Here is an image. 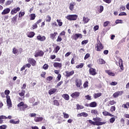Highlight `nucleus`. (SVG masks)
<instances>
[{
	"label": "nucleus",
	"mask_w": 129,
	"mask_h": 129,
	"mask_svg": "<svg viewBox=\"0 0 129 129\" xmlns=\"http://www.w3.org/2000/svg\"><path fill=\"white\" fill-rule=\"evenodd\" d=\"M18 107H20V110L21 111H25L26 108H28V105L24 103V102H21L17 105Z\"/></svg>",
	"instance_id": "f257e3e1"
},
{
	"label": "nucleus",
	"mask_w": 129,
	"mask_h": 129,
	"mask_svg": "<svg viewBox=\"0 0 129 129\" xmlns=\"http://www.w3.org/2000/svg\"><path fill=\"white\" fill-rule=\"evenodd\" d=\"M102 49H103V45H102L100 41H98L95 44V50L96 51H101Z\"/></svg>",
	"instance_id": "f03ea898"
},
{
	"label": "nucleus",
	"mask_w": 129,
	"mask_h": 129,
	"mask_svg": "<svg viewBox=\"0 0 129 129\" xmlns=\"http://www.w3.org/2000/svg\"><path fill=\"white\" fill-rule=\"evenodd\" d=\"M78 17L77 15H70L67 16L66 18L67 20H69V21H76Z\"/></svg>",
	"instance_id": "7ed1b4c3"
},
{
	"label": "nucleus",
	"mask_w": 129,
	"mask_h": 129,
	"mask_svg": "<svg viewBox=\"0 0 129 129\" xmlns=\"http://www.w3.org/2000/svg\"><path fill=\"white\" fill-rule=\"evenodd\" d=\"M7 98V103L8 109H10L12 107V101L11 100V97L9 95L6 96Z\"/></svg>",
	"instance_id": "20e7f679"
},
{
	"label": "nucleus",
	"mask_w": 129,
	"mask_h": 129,
	"mask_svg": "<svg viewBox=\"0 0 129 129\" xmlns=\"http://www.w3.org/2000/svg\"><path fill=\"white\" fill-rule=\"evenodd\" d=\"M123 93V91H118L114 93L113 94V97H114V98H116V97H118V96H120V95H122Z\"/></svg>",
	"instance_id": "39448f33"
},
{
	"label": "nucleus",
	"mask_w": 129,
	"mask_h": 129,
	"mask_svg": "<svg viewBox=\"0 0 129 129\" xmlns=\"http://www.w3.org/2000/svg\"><path fill=\"white\" fill-rule=\"evenodd\" d=\"M72 38H73V39H74V40H75L76 41V40H77L78 39V38H79L80 39L82 38V34H76L73 35Z\"/></svg>",
	"instance_id": "423d86ee"
},
{
	"label": "nucleus",
	"mask_w": 129,
	"mask_h": 129,
	"mask_svg": "<svg viewBox=\"0 0 129 129\" xmlns=\"http://www.w3.org/2000/svg\"><path fill=\"white\" fill-rule=\"evenodd\" d=\"M44 55V52L42 50H40L38 51L37 52H36L34 56L35 57H42Z\"/></svg>",
	"instance_id": "0eeeda50"
},
{
	"label": "nucleus",
	"mask_w": 129,
	"mask_h": 129,
	"mask_svg": "<svg viewBox=\"0 0 129 129\" xmlns=\"http://www.w3.org/2000/svg\"><path fill=\"white\" fill-rule=\"evenodd\" d=\"M28 61L29 63H31L32 66H35L37 64V61L34 58H29Z\"/></svg>",
	"instance_id": "6e6552de"
},
{
	"label": "nucleus",
	"mask_w": 129,
	"mask_h": 129,
	"mask_svg": "<svg viewBox=\"0 0 129 129\" xmlns=\"http://www.w3.org/2000/svg\"><path fill=\"white\" fill-rule=\"evenodd\" d=\"M21 8L20 7H17V8H14L11 11V15H15V14H17L18 12H20Z\"/></svg>",
	"instance_id": "1a4fd4ad"
},
{
	"label": "nucleus",
	"mask_w": 129,
	"mask_h": 129,
	"mask_svg": "<svg viewBox=\"0 0 129 129\" xmlns=\"http://www.w3.org/2000/svg\"><path fill=\"white\" fill-rule=\"evenodd\" d=\"M37 39L38 40V41H40V42H44L45 40H46V37L45 36H41L39 35L37 36Z\"/></svg>",
	"instance_id": "9d476101"
},
{
	"label": "nucleus",
	"mask_w": 129,
	"mask_h": 129,
	"mask_svg": "<svg viewBox=\"0 0 129 129\" xmlns=\"http://www.w3.org/2000/svg\"><path fill=\"white\" fill-rule=\"evenodd\" d=\"M80 95V93L79 92H76L72 93L71 95L73 98H76V97H78Z\"/></svg>",
	"instance_id": "9b49d317"
},
{
	"label": "nucleus",
	"mask_w": 129,
	"mask_h": 129,
	"mask_svg": "<svg viewBox=\"0 0 129 129\" xmlns=\"http://www.w3.org/2000/svg\"><path fill=\"white\" fill-rule=\"evenodd\" d=\"M103 115H104V116H111V117L114 116V115H113V114H111L110 113H109V112H107L106 111H103L102 112Z\"/></svg>",
	"instance_id": "f8f14e48"
},
{
	"label": "nucleus",
	"mask_w": 129,
	"mask_h": 129,
	"mask_svg": "<svg viewBox=\"0 0 129 129\" xmlns=\"http://www.w3.org/2000/svg\"><path fill=\"white\" fill-rule=\"evenodd\" d=\"M10 123H13V124H19L20 123V119H18L17 121L15 120V119H11L9 121Z\"/></svg>",
	"instance_id": "ddd939ff"
},
{
	"label": "nucleus",
	"mask_w": 129,
	"mask_h": 129,
	"mask_svg": "<svg viewBox=\"0 0 129 129\" xmlns=\"http://www.w3.org/2000/svg\"><path fill=\"white\" fill-rule=\"evenodd\" d=\"M98 64H99L100 65H102L103 64H105V61L104 59L102 58H99L97 61Z\"/></svg>",
	"instance_id": "4468645a"
},
{
	"label": "nucleus",
	"mask_w": 129,
	"mask_h": 129,
	"mask_svg": "<svg viewBox=\"0 0 129 129\" xmlns=\"http://www.w3.org/2000/svg\"><path fill=\"white\" fill-rule=\"evenodd\" d=\"M77 116L78 117H80L81 116H84V117H87V116H88V114L86 112H82L80 114H78L77 115Z\"/></svg>",
	"instance_id": "2eb2a0df"
},
{
	"label": "nucleus",
	"mask_w": 129,
	"mask_h": 129,
	"mask_svg": "<svg viewBox=\"0 0 129 129\" xmlns=\"http://www.w3.org/2000/svg\"><path fill=\"white\" fill-rule=\"evenodd\" d=\"M53 67L55 68H61L62 67V64L59 62H54L53 63Z\"/></svg>",
	"instance_id": "dca6fc26"
},
{
	"label": "nucleus",
	"mask_w": 129,
	"mask_h": 129,
	"mask_svg": "<svg viewBox=\"0 0 129 129\" xmlns=\"http://www.w3.org/2000/svg\"><path fill=\"white\" fill-rule=\"evenodd\" d=\"M119 66L121 69V71H120V72H121L122 70H123V64H122V59H120L119 60Z\"/></svg>",
	"instance_id": "f3484780"
},
{
	"label": "nucleus",
	"mask_w": 129,
	"mask_h": 129,
	"mask_svg": "<svg viewBox=\"0 0 129 129\" xmlns=\"http://www.w3.org/2000/svg\"><path fill=\"white\" fill-rule=\"evenodd\" d=\"M57 35H58V33L57 32H54V33H51L50 34V39H51L52 40H53V41H54V40H55V37Z\"/></svg>",
	"instance_id": "a211bd4d"
},
{
	"label": "nucleus",
	"mask_w": 129,
	"mask_h": 129,
	"mask_svg": "<svg viewBox=\"0 0 129 129\" xmlns=\"http://www.w3.org/2000/svg\"><path fill=\"white\" fill-rule=\"evenodd\" d=\"M10 12H11V9L10 8H6L2 13V15H7V14H9Z\"/></svg>",
	"instance_id": "6ab92c4d"
},
{
	"label": "nucleus",
	"mask_w": 129,
	"mask_h": 129,
	"mask_svg": "<svg viewBox=\"0 0 129 129\" xmlns=\"http://www.w3.org/2000/svg\"><path fill=\"white\" fill-rule=\"evenodd\" d=\"M66 77H69L70 76H72L74 74V71H72L71 72H66Z\"/></svg>",
	"instance_id": "aec40b11"
},
{
	"label": "nucleus",
	"mask_w": 129,
	"mask_h": 129,
	"mask_svg": "<svg viewBox=\"0 0 129 129\" xmlns=\"http://www.w3.org/2000/svg\"><path fill=\"white\" fill-rule=\"evenodd\" d=\"M76 3H70L69 9L71 11H73L74 10V6H76Z\"/></svg>",
	"instance_id": "412c9836"
},
{
	"label": "nucleus",
	"mask_w": 129,
	"mask_h": 129,
	"mask_svg": "<svg viewBox=\"0 0 129 129\" xmlns=\"http://www.w3.org/2000/svg\"><path fill=\"white\" fill-rule=\"evenodd\" d=\"M56 91H57V89H51L49 90L48 93L50 95H52V94H54Z\"/></svg>",
	"instance_id": "4be33fe9"
},
{
	"label": "nucleus",
	"mask_w": 129,
	"mask_h": 129,
	"mask_svg": "<svg viewBox=\"0 0 129 129\" xmlns=\"http://www.w3.org/2000/svg\"><path fill=\"white\" fill-rule=\"evenodd\" d=\"M42 120H43V117H35L34 118V121L36 122H39V121H42Z\"/></svg>",
	"instance_id": "5701e85b"
},
{
	"label": "nucleus",
	"mask_w": 129,
	"mask_h": 129,
	"mask_svg": "<svg viewBox=\"0 0 129 129\" xmlns=\"http://www.w3.org/2000/svg\"><path fill=\"white\" fill-rule=\"evenodd\" d=\"M95 71H96L95 69L93 68H91L90 69V70H89L90 74L91 75H95V74H96V72Z\"/></svg>",
	"instance_id": "b1692460"
},
{
	"label": "nucleus",
	"mask_w": 129,
	"mask_h": 129,
	"mask_svg": "<svg viewBox=\"0 0 129 129\" xmlns=\"http://www.w3.org/2000/svg\"><path fill=\"white\" fill-rule=\"evenodd\" d=\"M90 107H96L97 103L96 102H92L89 104Z\"/></svg>",
	"instance_id": "393cba45"
},
{
	"label": "nucleus",
	"mask_w": 129,
	"mask_h": 129,
	"mask_svg": "<svg viewBox=\"0 0 129 129\" xmlns=\"http://www.w3.org/2000/svg\"><path fill=\"white\" fill-rule=\"evenodd\" d=\"M27 36L28 37V38H33V37H34V36H35V32H30L27 33Z\"/></svg>",
	"instance_id": "a878e982"
},
{
	"label": "nucleus",
	"mask_w": 129,
	"mask_h": 129,
	"mask_svg": "<svg viewBox=\"0 0 129 129\" xmlns=\"http://www.w3.org/2000/svg\"><path fill=\"white\" fill-rule=\"evenodd\" d=\"M90 20V19H89L88 17H84L83 18V21L84 22V24H87Z\"/></svg>",
	"instance_id": "bb28decb"
},
{
	"label": "nucleus",
	"mask_w": 129,
	"mask_h": 129,
	"mask_svg": "<svg viewBox=\"0 0 129 129\" xmlns=\"http://www.w3.org/2000/svg\"><path fill=\"white\" fill-rule=\"evenodd\" d=\"M106 73H107V74H108V75L110 76H115V74H114V73H112L110 70L106 71Z\"/></svg>",
	"instance_id": "cd10ccee"
},
{
	"label": "nucleus",
	"mask_w": 129,
	"mask_h": 129,
	"mask_svg": "<svg viewBox=\"0 0 129 129\" xmlns=\"http://www.w3.org/2000/svg\"><path fill=\"white\" fill-rule=\"evenodd\" d=\"M62 97L65 99V100H69L70 97L69 94H64L62 95Z\"/></svg>",
	"instance_id": "c85d7f7f"
},
{
	"label": "nucleus",
	"mask_w": 129,
	"mask_h": 129,
	"mask_svg": "<svg viewBox=\"0 0 129 129\" xmlns=\"http://www.w3.org/2000/svg\"><path fill=\"white\" fill-rule=\"evenodd\" d=\"M102 95V94L101 93H96L94 94V98L95 99L98 98V97H100Z\"/></svg>",
	"instance_id": "c756f323"
},
{
	"label": "nucleus",
	"mask_w": 129,
	"mask_h": 129,
	"mask_svg": "<svg viewBox=\"0 0 129 129\" xmlns=\"http://www.w3.org/2000/svg\"><path fill=\"white\" fill-rule=\"evenodd\" d=\"M106 123V122L96 121L95 125H102V124H105Z\"/></svg>",
	"instance_id": "7c9ffc66"
},
{
	"label": "nucleus",
	"mask_w": 129,
	"mask_h": 129,
	"mask_svg": "<svg viewBox=\"0 0 129 129\" xmlns=\"http://www.w3.org/2000/svg\"><path fill=\"white\" fill-rule=\"evenodd\" d=\"M114 104H116V102L114 100L110 101L108 102V106H109V105H114Z\"/></svg>",
	"instance_id": "2f4dec72"
},
{
	"label": "nucleus",
	"mask_w": 129,
	"mask_h": 129,
	"mask_svg": "<svg viewBox=\"0 0 129 129\" xmlns=\"http://www.w3.org/2000/svg\"><path fill=\"white\" fill-rule=\"evenodd\" d=\"M82 83H81V80H77L76 82V86H77V87H80L82 85Z\"/></svg>",
	"instance_id": "473e14b6"
},
{
	"label": "nucleus",
	"mask_w": 129,
	"mask_h": 129,
	"mask_svg": "<svg viewBox=\"0 0 129 129\" xmlns=\"http://www.w3.org/2000/svg\"><path fill=\"white\" fill-rule=\"evenodd\" d=\"M92 114H98V111L96 109H92L91 111Z\"/></svg>",
	"instance_id": "72a5a7b5"
},
{
	"label": "nucleus",
	"mask_w": 129,
	"mask_h": 129,
	"mask_svg": "<svg viewBox=\"0 0 129 129\" xmlns=\"http://www.w3.org/2000/svg\"><path fill=\"white\" fill-rule=\"evenodd\" d=\"M83 66H84V64L82 63L79 65L77 66L76 68L77 69H81V68H82L83 67Z\"/></svg>",
	"instance_id": "f704fd0d"
},
{
	"label": "nucleus",
	"mask_w": 129,
	"mask_h": 129,
	"mask_svg": "<svg viewBox=\"0 0 129 129\" xmlns=\"http://www.w3.org/2000/svg\"><path fill=\"white\" fill-rule=\"evenodd\" d=\"M56 22L58 23V25L59 27H61L62 25H63V23L62 22V21L61 20H57Z\"/></svg>",
	"instance_id": "c9c22d12"
},
{
	"label": "nucleus",
	"mask_w": 129,
	"mask_h": 129,
	"mask_svg": "<svg viewBox=\"0 0 129 129\" xmlns=\"http://www.w3.org/2000/svg\"><path fill=\"white\" fill-rule=\"evenodd\" d=\"M83 108H84V107H83V106L80 105L78 104H77V109H83Z\"/></svg>",
	"instance_id": "e433bc0d"
},
{
	"label": "nucleus",
	"mask_w": 129,
	"mask_h": 129,
	"mask_svg": "<svg viewBox=\"0 0 129 129\" xmlns=\"http://www.w3.org/2000/svg\"><path fill=\"white\" fill-rule=\"evenodd\" d=\"M26 93V91L23 90L21 93H19L20 96H24L25 94Z\"/></svg>",
	"instance_id": "4c0bfd02"
},
{
	"label": "nucleus",
	"mask_w": 129,
	"mask_h": 129,
	"mask_svg": "<svg viewBox=\"0 0 129 129\" xmlns=\"http://www.w3.org/2000/svg\"><path fill=\"white\" fill-rule=\"evenodd\" d=\"M53 104L54 105H56V106H59V102H58V100H54L53 101Z\"/></svg>",
	"instance_id": "58836bf2"
},
{
	"label": "nucleus",
	"mask_w": 129,
	"mask_h": 129,
	"mask_svg": "<svg viewBox=\"0 0 129 129\" xmlns=\"http://www.w3.org/2000/svg\"><path fill=\"white\" fill-rule=\"evenodd\" d=\"M30 20H33L36 18V15H35V14H32L30 15Z\"/></svg>",
	"instance_id": "ea45409f"
},
{
	"label": "nucleus",
	"mask_w": 129,
	"mask_h": 129,
	"mask_svg": "<svg viewBox=\"0 0 129 129\" xmlns=\"http://www.w3.org/2000/svg\"><path fill=\"white\" fill-rule=\"evenodd\" d=\"M19 52V50H18V49L14 47L13 49V54H17Z\"/></svg>",
	"instance_id": "a19ab883"
},
{
	"label": "nucleus",
	"mask_w": 129,
	"mask_h": 129,
	"mask_svg": "<svg viewBox=\"0 0 129 129\" xmlns=\"http://www.w3.org/2000/svg\"><path fill=\"white\" fill-rule=\"evenodd\" d=\"M109 121L111 123H113L115 121V117H113L109 119Z\"/></svg>",
	"instance_id": "79ce46f5"
},
{
	"label": "nucleus",
	"mask_w": 129,
	"mask_h": 129,
	"mask_svg": "<svg viewBox=\"0 0 129 129\" xmlns=\"http://www.w3.org/2000/svg\"><path fill=\"white\" fill-rule=\"evenodd\" d=\"M110 111H111V112H113L114 111H115V106H111L110 109Z\"/></svg>",
	"instance_id": "37998d69"
},
{
	"label": "nucleus",
	"mask_w": 129,
	"mask_h": 129,
	"mask_svg": "<svg viewBox=\"0 0 129 129\" xmlns=\"http://www.w3.org/2000/svg\"><path fill=\"white\" fill-rule=\"evenodd\" d=\"M46 22H48V23H50L51 22V17L49 15H47L46 19Z\"/></svg>",
	"instance_id": "c03bdc74"
},
{
	"label": "nucleus",
	"mask_w": 129,
	"mask_h": 129,
	"mask_svg": "<svg viewBox=\"0 0 129 129\" xmlns=\"http://www.w3.org/2000/svg\"><path fill=\"white\" fill-rule=\"evenodd\" d=\"M62 113L63 114L64 118H69V114L65 112H63Z\"/></svg>",
	"instance_id": "a18cd8bd"
},
{
	"label": "nucleus",
	"mask_w": 129,
	"mask_h": 129,
	"mask_svg": "<svg viewBox=\"0 0 129 129\" xmlns=\"http://www.w3.org/2000/svg\"><path fill=\"white\" fill-rule=\"evenodd\" d=\"M62 41V37L60 35L57 37L56 39V42H61Z\"/></svg>",
	"instance_id": "49530a36"
},
{
	"label": "nucleus",
	"mask_w": 129,
	"mask_h": 129,
	"mask_svg": "<svg viewBox=\"0 0 129 129\" xmlns=\"http://www.w3.org/2000/svg\"><path fill=\"white\" fill-rule=\"evenodd\" d=\"M29 116H30L31 117H36V116H37V114L35 113H30Z\"/></svg>",
	"instance_id": "de8ad7c7"
},
{
	"label": "nucleus",
	"mask_w": 129,
	"mask_h": 129,
	"mask_svg": "<svg viewBox=\"0 0 129 129\" xmlns=\"http://www.w3.org/2000/svg\"><path fill=\"white\" fill-rule=\"evenodd\" d=\"M23 16H25V12H20L19 14V17L22 18V17H23Z\"/></svg>",
	"instance_id": "09e8293b"
},
{
	"label": "nucleus",
	"mask_w": 129,
	"mask_h": 129,
	"mask_svg": "<svg viewBox=\"0 0 129 129\" xmlns=\"http://www.w3.org/2000/svg\"><path fill=\"white\" fill-rule=\"evenodd\" d=\"M115 24H122V20H116L115 21Z\"/></svg>",
	"instance_id": "8fccbe9b"
},
{
	"label": "nucleus",
	"mask_w": 129,
	"mask_h": 129,
	"mask_svg": "<svg viewBox=\"0 0 129 129\" xmlns=\"http://www.w3.org/2000/svg\"><path fill=\"white\" fill-rule=\"evenodd\" d=\"M13 3V1H8L6 2V6H10Z\"/></svg>",
	"instance_id": "3c124183"
},
{
	"label": "nucleus",
	"mask_w": 129,
	"mask_h": 129,
	"mask_svg": "<svg viewBox=\"0 0 129 129\" xmlns=\"http://www.w3.org/2000/svg\"><path fill=\"white\" fill-rule=\"evenodd\" d=\"M85 98H86V99H87V100H91V96H89V95L85 96Z\"/></svg>",
	"instance_id": "603ef678"
},
{
	"label": "nucleus",
	"mask_w": 129,
	"mask_h": 129,
	"mask_svg": "<svg viewBox=\"0 0 129 129\" xmlns=\"http://www.w3.org/2000/svg\"><path fill=\"white\" fill-rule=\"evenodd\" d=\"M83 86L84 88H86V87H88V82L86 81L84 83Z\"/></svg>",
	"instance_id": "864d4df0"
},
{
	"label": "nucleus",
	"mask_w": 129,
	"mask_h": 129,
	"mask_svg": "<svg viewBox=\"0 0 129 129\" xmlns=\"http://www.w3.org/2000/svg\"><path fill=\"white\" fill-rule=\"evenodd\" d=\"M88 121L89 123H91V124H93L94 125H95V123H96V121H93L91 120H88Z\"/></svg>",
	"instance_id": "5fc2aeb1"
},
{
	"label": "nucleus",
	"mask_w": 129,
	"mask_h": 129,
	"mask_svg": "<svg viewBox=\"0 0 129 129\" xmlns=\"http://www.w3.org/2000/svg\"><path fill=\"white\" fill-rule=\"evenodd\" d=\"M7 127H8L7 125H2L0 126V129H7Z\"/></svg>",
	"instance_id": "6e6d98bb"
},
{
	"label": "nucleus",
	"mask_w": 129,
	"mask_h": 129,
	"mask_svg": "<svg viewBox=\"0 0 129 129\" xmlns=\"http://www.w3.org/2000/svg\"><path fill=\"white\" fill-rule=\"evenodd\" d=\"M108 24H109V21H107L104 23L103 26L107 27V26L108 25Z\"/></svg>",
	"instance_id": "4d7b16f0"
},
{
	"label": "nucleus",
	"mask_w": 129,
	"mask_h": 129,
	"mask_svg": "<svg viewBox=\"0 0 129 129\" xmlns=\"http://www.w3.org/2000/svg\"><path fill=\"white\" fill-rule=\"evenodd\" d=\"M90 57V54L89 53H87L84 57V60H86L87 59H88V57Z\"/></svg>",
	"instance_id": "13d9d810"
},
{
	"label": "nucleus",
	"mask_w": 129,
	"mask_h": 129,
	"mask_svg": "<svg viewBox=\"0 0 129 129\" xmlns=\"http://www.w3.org/2000/svg\"><path fill=\"white\" fill-rule=\"evenodd\" d=\"M59 50H60V46L57 45L55 47V53H58V51H59Z\"/></svg>",
	"instance_id": "bf43d9fd"
},
{
	"label": "nucleus",
	"mask_w": 129,
	"mask_h": 129,
	"mask_svg": "<svg viewBox=\"0 0 129 129\" xmlns=\"http://www.w3.org/2000/svg\"><path fill=\"white\" fill-rule=\"evenodd\" d=\"M49 67V66H48V64H45L43 67V69H44L45 70H47V69H48V68Z\"/></svg>",
	"instance_id": "052dcab7"
},
{
	"label": "nucleus",
	"mask_w": 129,
	"mask_h": 129,
	"mask_svg": "<svg viewBox=\"0 0 129 129\" xmlns=\"http://www.w3.org/2000/svg\"><path fill=\"white\" fill-rule=\"evenodd\" d=\"M88 43V40H85L82 42V44L84 45L85 44H87Z\"/></svg>",
	"instance_id": "680f3d73"
},
{
	"label": "nucleus",
	"mask_w": 129,
	"mask_h": 129,
	"mask_svg": "<svg viewBox=\"0 0 129 129\" xmlns=\"http://www.w3.org/2000/svg\"><path fill=\"white\" fill-rule=\"evenodd\" d=\"M120 11H125V7L124 6H121L120 7Z\"/></svg>",
	"instance_id": "e2e57ef3"
},
{
	"label": "nucleus",
	"mask_w": 129,
	"mask_h": 129,
	"mask_svg": "<svg viewBox=\"0 0 129 129\" xmlns=\"http://www.w3.org/2000/svg\"><path fill=\"white\" fill-rule=\"evenodd\" d=\"M99 13H102L103 12V6H100V10H99Z\"/></svg>",
	"instance_id": "0e129e2a"
},
{
	"label": "nucleus",
	"mask_w": 129,
	"mask_h": 129,
	"mask_svg": "<svg viewBox=\"0 0 129 129\" xmlns=\"http://www.w3.org/2000/svg\"><path fill=\"white\" fill-rule=\"evenodd\" d=\"M66 34V32L64 31H62L60 34L59 36H65V34Z\"/></svg>",
	"instance_id": "69168bd1"
},
{
	"label": "nucleus",
	"mask_w": 129,
	"mask_h": 129,
	"mask_svg": "<svg viewBox=\"0 0 129 129\" xmlns=\"http://www.w3.org/2000/svg\"><path fill=\"white\" fill-rule=\"evenodd\" d=\"M119 16H126V13L125 12H121L119 14Z\"/></svg>",
	"instance_id": "338daca9"
},
{
	"label": "nucleus",
	"mask_w": 129,
	"mask_h": 129,
	"mask_svg": "<svg viewBox=\"0 0 129 129\" xmlns=\"http://www.w3.org/2000/svg\"><path fill=\"white\" fill-rule=\"evenodd\" d=\"M5 94H6V95H9L8 94H10V90H5Z\"/></svg>",
	"instance_id": "774afa93"
}]
</instances>
